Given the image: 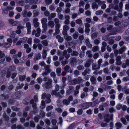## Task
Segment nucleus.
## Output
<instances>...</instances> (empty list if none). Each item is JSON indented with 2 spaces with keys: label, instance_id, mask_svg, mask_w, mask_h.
<instances>
[{
  "label": "nucleus",
  "instance_id": "obj_1",
  "mask_svg": "<svg viewBox=\"0 0 129 129\" xmlns=\"http://www.w3.org/2000/svg\"><path fill=\"white\" fill-rule=\"evenodd\" d=\"M51 67L50 65H46L44 67V69L45 70L44 72L42 73V75L43 76H47L49 73H50L52 70L50 67Z\"/></svg>",
  "mask_w": 129,
  "mask_h": 129
},
{
  "label": "nucleus",
  "instance_id": "obj_2",
  "mask_svg": "<svg viewBox=\"0 0 129 129\" xmlns=\"http://www.w3.org/2000/svg\"><path fill=\"white\" fill-rule=\"evenodd\" d=\"M9 24L12 26H16L20 24L19 22L17 21H14L13 19H10L8 20Z\"/></svg>",
  "mask_w": 129,
  "mask_h": 129
},
{
  "label": "nucleus",
  "instance_id": "obj_3",
  "mask_svg": "<svg viewBox=\"0 0 129 129\" xmlns=\"http://www.w3.org/2000/svg\"><path fill=\"white\" fill-rule=\"evenodd\" d=\"M37 33L36 34V31L35 30H34L32 32V34L33 35H35L36 37H39L40 35L41 30L39 28H38L37 29Z\"/></svg>",
  "mask_w": 129,
  "mask_h": 129
},
{
  "label": "nucleus",
  "instance_id": "obj_4",
  "mask_svg": "<svg viewBox=\"0 0 129 129\" xmlns=\"http://www.w3.org/2000/svg\"><path fill=\"white\" fill-rule=\"evenodd\" d=\"M94 60L91 59H87L86 61V62L84 64V67L85 68H87L90 67V64L92 63L93 62Z\"/></svg>",
  "mask_w": 129,
  "mask_h": 129
},
{
  "label": "nucleus",
  "instance_id": "obj_5",
  "mask_svg": "<svg viewBox=\"0 0 129 129\" xmlns=\"http://www.w3.org/2000/svg\"><path fill=\"white\" fill-rule=\"evenodd\" d=\"M74 89V87L72 86H70L69 87V89L66 92V94L67 95H68L72 93Z\"/></svg>",
  "mask_w": 129,
  "mask_h": 129
},
{
  "label": "nucleus",
  "instance_id": "obj_6",
  "mask_svg": "<svg viewBox=\"0 0 129 129\" xmlns=\"http://www.w3.org/2000/svg\"><path fill=\"white\" fill-rule=\"evenodd\" d=\"M121 56L119 55L117 56L116 58V66L120 65L121 64L122 62L121 60Z\"/></svg>",
  "mask_w": 129,
  "mask_h": 129
},
{
  "label": "nucleus",
  "instance_id": "obj_7",
  "mask_svg": "<svg viewBox=\"0 0 129 129\" xmlns=\"http://www.w3.org/2000/svg\"><path fill=\"white\" fill-rule=\"evenodd\" d=\"M100 67L98 64H97L96 63H93L92 64V69L93 70L96 71L100 69Z\"/></svg>",
  "mask_w": 129,
  "mask_h": 129
},
{
  "label": "nucleus",
  "instance_id": "obj_8",
  "mask_svg": "<svg viewBox=\"0 0 129 129\" xmlns=\"http://www.w3.org/2000/svg\"><path fill=\"white\" fill-rule=\"evenodd\" d=\"M24 27L21 25H18L17 27V30L16 31V32L18 34H20L21 33V30L23 29Z\"/></svg>",
  "mask_w": 129,
  "mask_h": 129
},
{
  "label": "nucleus",
  "instance_id": "obj_9",
  "mask_svg": "<svg viewBox=\"0 0 129 129\" xmlns=\"http://www.w3.org/2000/svg\"><path fill=\"white\" fill-rule=\"evenodd\" d=\"M38 19L37 18H35L33 20L34 25L35 27H38L39 25V23L38 22Z\"/></svg>",
  "mask_w": 129,
  "mask_h": 129
},
{
  "label": "nucleus",
  "instance_id": "obj_10",
  "mask_svg": "<svg viewBox=\"0 0 129 129\" xmlns=\"http://www.w3.org/2000/svg\"><path fill=\"white\" fill-rule=\"evenodd\" d=\"M70 68V67L69 66L67 65L64 67V69L65 71L71 73H72V70Z\"/></svg>",
  "mask_w": 129,
  "mask_h": 129
},
{
  "label": "nucleus",
  "instance_id": "obj_11",
  "mask_svg": "<svg viewBox=\"0 0 129 129\" xmlns=\"http://www.w3.org/2000/svg\"><path fill=\"white\" fill-rule=\"evenodd\" d=\"M90 70L89 68L86 69L83 72H82V75L84 76H85L87 74H89L90 73Z\"/></svg>",
  "mask_w": 129,
  "mask_h": 129
},
{
  "label": "nucleus",
  "instance_id": "obj_12",
  "mask_svg": "<svg viewBox=\"0 0 129 129\" xmlns=\"http://www.w3.org/2000/svg\"><path fill=\"white\" fill-rule=\"evenodd\" d=\"M23 92L21 91H18L15 93V98L16 99H19L21 95L22 94Z\"/></svg>",
  "mask_w": 129,
  "mask_h": 129
},
{
  "label": "nucleus",
  "instance_id": "obj_13",
  "mask_svg": "<svg viewBox=\"0 0 129 129\" xmlns=\"http://www.w3.org/2000/svg\"><path fill=\"white\" fill-rule=\"evenodd\" d=\"M65 19L66 20L64 21V24L66 25H68L70 23V16L69 15H66L65 17Z\"/></svg>",
  "mask_w": 129,
  "mask_h": 129
},
{
  "label": "nucleus",
  "instance_id": "obj_14",
  "mask_svg": "<svg viewBox=\"0 0 129 129\" xmlns=\"http://www.w3.org/2000/svg\"><path fill=\"white\" fill-rule=\"evenodd\" d=\"M90 80L92 84L94 85L96 84V79L95 77L93 76H91L90 78Z\"/></svg>",
  "mask_w": 129,
  "mask_h": 129
},
{
  "label": "nucleus",
  "instance_id": "obj_15",
  "mask_svg": "<svg viewBox=\"0 0 129 129\" xmlns=\"http://www.w3.org/2000/svg\"><path fill=\"white\" fill-rule=\"evenodd\" d=\"M48 25L51 28L53 27L55 25L54 22L52 20H49L48 23Z\"/></svg>",
  "mask_w": 129,
  "mask_h": 129
},
{
  "label": "nucleus",
  "instance_id": "obj_16",
  "mask_svg": "<svg viewBox=\"0 0 129 129\" xmlns=\"http://www.w3.org/2000/svg\"><path fill=\"white\" fill-rule=\"evenodd\" d=\"M127 66H129V59H126L125 61V63H123L122 65V67L123 68H126Z\"/></svg>",
  "mask_w": 129,
  "mask_h": 129
},
{
  "label": "nucleus",
  "instance_id": "obj_17",
  "mask_svg": "<svg viewBox=\"0 0 129 129\" xmlns=\"http://www.w3.org/2000/svg\"><path fill=\"white\" fill-rule=\"evenodd\" d=\"M104 121L107 123H108L110 121L109 115L108 114H106L104 116Z\"/></svg>",
  "mask_w": 129,
  "mask_h": 129
},
{
  "label": "nucleus",
  "instance_id": "obj_18",
  "mask_svg": "<svg viewBox=\"0 0 129 129\" xmlns=\"http://www.w3.org/2000/svg\"><path fill=\"white\" fill-rule=\"evenodd\" d=\"M11 44L8 43H5L2 44V47H3L8 48L11 46Z\"/></svg>",
  "mask_w": 129,
  "mask_h": 129
},
{
  "label": "nucleus",
  "instance_id": "obj_19",
  "mask_svg": "<svg viewBox=\"0 0 129 129\" xmlns=\"http://www.w3.org/2000/svg\"><path fill=\"white\" fill-rule=\"evenodd\" d=\"M85 42L86 46L88 48H91L92 47V45L90 43L89 40L88 39H86Z\"/></svg>",
  "mask_w": 129,
  "mask_h": 129
},
{
  "label": "nucleus",
  "instance_id": "obj_20",
  "mask_svg": "<svg viewBox=\"0 0 129 129\" xmlns=\"http://www.w3.org/2000/svg\"><path fill=\"white\" fill-rule=\"evenodd\" d=\"M56 14L55 13H52L48 17V19L49 20H51L53 18H54L56 16Z\"/></svg>",
  "mask_w": 129,
  "mask_h": 129
},
{
  "label": "nucleus",
  "instance_id": "obj_21",
  "mask_svg": "<svg viewBox=\"0 0 129 129\" xmlns=\"http://www.w3.org/2000/svg\"><path fill=\"white\" fill-rule=\"evenodd\" d=\"M126 49V48L124 46H123L119 50V54H122L124 51Z\"/></svg>",
  "mask_w": 129,
  "mask_h": 129
},
{
  "label": "nucleus",
  "instance_id": "obj_22",
  "mask_svg": "<svg viewBox=\"0 0 129 129\" xmlns=\"http://www.w3.org/2000/svg\"><path fill=\"white\" fill-rule=\"evenodd\" d=\"M70 83V84L72 85H75L78 83L77 79H74L72 80L69 82Z\"/></svg>",
  "mask_w": 129,
  "mask_h": 129
},
{
  "label": "nucleus",
  "instance_id": "obj_23",
  "mask_svg": "<svg viewBox=\"0 0 129 129\" xmlns=\"http://www.w3.org/2000/svg\"><path fill=\"white\" fill-rule=\"evenodd\" d=\"M47 51L46 50L43 49L42 52V56L43 59H45L46 58L47 55Z\"/></svg>",
  "mask_w": 129,
  "mask_h": 129
},
{
  "label": "nucleus",
  "instance_id": "obj_24",
  "mask_svg": "<svg viewBox=\"0 0 129 129\" xmlns=\"http://www.w3.org/2000/svg\"><path fill=\"white\" fill-rule=\"evenodd\" d=\"M41 55L40 53H38L36 54L35 56V57L34 58V60L35 61L40 59L41 58Z\"/></svg>",
  "mask_w": 129,
  "mask_h": 129
},
{
  "label": "nucleus",
  "instance_id": "obj_25",
  "mask_svg": "<svg viewBox=\"0 0 129 129\" xmlns=\"http://www.w3.org/2000/svg\"><path fill=\"white\" fill-rule=\"evenodd\" d=\"M50 94L47 93H46L45 92L43 93L41 95V99H42L44 100L45 98L47 97L49 95H50Z\"/></svg>",
  "mask_w": 129,
  "mask_h": 129
},
{
  "label": "nucleus",
  "instance_id": "obj_26",
  "mask_svg": "<svg viewBox=\"0 0 129 129\" xmlns=\"http://www.w3.org/2000/svg\"><path fill=\"white\" fill-rule=\"evenodd\" d=\"M77 62L76 59L74 57L71 58V60L70 61V63L72 66L74 65V63H76Z\"/></svg>",
  "mask_w": 129,
  "mask_h": 129
},
{
  "label": "nucleus",
  "instance_id": "obj_27",
  "mask_svg": "<svg viewBox=\"0 0 129 129\" xmlns=\"http://www.w3.org/2000/svg\"><path fill=\"white\" fill-rule=\"evenodd\" d=\"M56 38L58 39V41L59 42L62 43L63 42V38L61 37L59 35L57 36L56 37Z\"/></svg>",
  "mask_w": 129,
  "mask_h": 129
},
{
  "label": "nucleus",
  "instance_id": "obj_28",
  "mask_svg": "<svg viewBox=\"0 0 129 129\" xmlns=\"http://www.w3.org/2000/svg\"><path fill=\"white\" fill-rule=\"evenodd\" d=\"M91 7L93 9H97L98 7V6L96 3L93 2L92 4Z\"/></svg>",
  "mask_w": 129,
  "mask_h": 129
},
{
  "label": "nucleus",
  "instance_id": "obj_29",
  "mask_svg": "<svg viewBox=\"0 0 129 129\" xmlns=\"http://www.w3.org/2000/svg\"><path fill=\"white\" fill-rule=\"evenodd\" d=\"M43 87L45 89H47L50 88L51 86L47 84L46 83H45L43 85Z\"/></svg>",
  "mask_w": 129,
  "mask_h": 129
},
{
  "label": "nucleus",
  "instance_id": "obj_30",
  "mask_svg": "<svg viewBox=\"0 0 129 129\" xmlns=\"http://www.w3.org/2000/svg\"><path fill=\"white\" fill-rule=\"evenodd\" d=\"M51 96L50 94L46 98L45 100L46 102L47 103H49L51 102V99L50 98L51 97Z\"/></svg>",
  "mask_w": 129,
  "mask_h": 129
},
{
  "label": "nucleus",
  "instance_id": "obj_31",
  "mask_svg": "<svg viewBox=\"0 0 129 129\" xmlns=\"http://www.w3.org/2000/svg\"><path fill=\"white\" fill-rule=\"evenodd\" d=\"M94 2H95L96 3H97L98 5H101L105 3L104 1H102L101 0H94Z\"/></svg>",
  "mask_w": 129,
  "mask_h": 129
},
{
  "label": "nucleus",
  "instance_id": "obj_32",
  "mask_svg": "<svg viewBox=\"0 0 129 129\" xmlns=\"http://www.w3.org/2000/svg\"><path fill=\"white\" fill-rule=\"evenodd\" d=\"M48 42L46 40H45L42 41L41 42V43L43 46H47L48 45Z\"/></svg>",
  "mask_w": 129,
  "mask_h": 129
},
{
  "label": "nucleus",
  "instance_id": "obj_33",
  "mask_svg": "<svg viewBox=\"0 0 129 129\" xmlns=\"http://www.w3.org/2000/svg\"><path fill=\"white\" fill-rule=\"evenodd\" d=\"M79 54V53L75 50H74L73 51L72 53L71 54V55L72 56H77Z\"/></svg>",
  "mask_w": 129,
  "mask_h": 129
},
{
  "label": "nucleus",
  "instance_id": "obj_34",
  "mask_svg": "<svg viewBox=\"0 0 129 129\" xmlns=\"http://www.w3.org/2000/svg\"><path fill=\"white\" fill-rule=\"evenodd\" d=\"M62 102L63 104L66 105H69L70 103V101L66 99H63Z\"/></svg>",
  "mask_w": 129,
  "mask_h": 129
},
{
  "label": "nucleus",
  "instance_id": "obj_35",
  "mask_svg": "<svg viewBox=\"0 0 129 129\" xmlns=\"http://www.w3.org/2000/svg\"><path fill=\"white\" fill-rule=\"evenodd\" d=\"M38 2V0H29V4L30 5L35 4Z\"/></svg>",
  "mask_w": 129,
  "mask_h": 129
},
{
  "label": "nucleus",
  "instance_id": "obj_36",
  "mask_svg": "<svg viewBox=\"0 0 129 129\" xmlns=\"http://www.w3.org/2000/svg\"><path fill=\"white\" fill-rule=\"evenodd\" d=\"M99 47L98 46H95L93 47L92 49V51L93 52H95L99 50Z\"/></svg>",
  "mask_w": 129,
  "mask_h": 129
},
{
  "label": "nucleus",
  "instance_id": "obj_37",
  "mask_svg": "<svg viewBox=\"0 0 129 129\" xmlns=\"http://www.w3.org/2000/svg\"><path fill=\"white\" fill-rule=\"evenodd\" d=\"M47 21V19L45 18H43L41 20V23L42 24H46Z\"/></svg>",
  "mask_w": 129,
  "mask_h": 129
},
{
  "label": "nucleus",
  "instance_id": "obj_38",
  "mask_svg": "<svg viewBox=\"0 0 129 129\" xmlns=\"http://www.w3.org/2000/svg\"><path fill=\"white\" fill-rule=\"evenodd\" d=\"M92 103V104H93V105L92 106H94L95 105V102H93L92 103H85L83 104V105L85 106L86 108H87L89 107V105L90 104H91Z\"/></svg>",
  "mask_w": 129,
  "mask_h": 129
},
{
  "label": "nucleus",
  "instance_id": "obj_39",
  "mask_svg": "<svg viewBox=\"0 0 129 129\" xmlns=\"http://www.w3.org/2000/svg\"><path fill=\"white\" fill-rule=\"evenodd\" d=\"M86 55L88 56L90 58L92 57L93 55L91 54V51L89 50L86 52Z\"/></svg>",
  "mask_w": 129,
  "mask_h": 129
},
{
  "label": "nucleus",
  "instance_id": "obj_40",
  "mask_svg": "<svg viewBox=\"0 0 129 129\" xmlns=\"http://www.w3.org/2000/svg\"><path fill=\"white\" fill-rule=\"evenodd\" d=\"M61 71V69L60 67H59L56 69V72L58 76H59L60 75Z\"/></svg>",
  "mask_w": 129,
  "mask_h": 129
},
{
  "label": "nucleus",
  "instance_id": "obj_41",
  "mask_svg": "<svg viewBox=\"0 0 129 129\" xmlns=\"http://www.w3.org/2000/svg\"><path fill=\"white\" fill-rule=\"evenodd\" d=\"M45 103L44 101L42 100L41 102V106L40 107L41 108L44 109L45 107Z\"/></svg>",
  "mask_w": 129,
  "mask_h": 129
},
{
  "label": "nucleus",
  "instance_id": "obj_42",
  "mask_svg": "<svg viewBox=\"0 0 129 129\" xmlns=\"http://www.w3.org/2000/svg\"><path fill=\"white\" fill-rule=\"evenodd\" d=\"M116 127L117 128H120L122 127V125L121 123L119 122H117L115 124Z\"/></svg>",
  "mask_w": 129,
  "mask_h": 129
},
{
  "label": "nucleus",
  "instance_id": "obj_43",
  "mask_svg": "<svg viewBox=\"0 0 129 129\" xmlns=\"http://www.w3.org/2000/svg\"><path fill=\"white\" fill-rule=\"evenodd\" d=\"M64 38L68 41H70L72 39V37L71 36H64Z\"/></svg>",
  "mask_w": 129,
  "mask_h": 129
},
{
  "label": "nucleus",
  "instance_id": "obj_44",
  "mask_svg": "<svg viewBox=\"0 0 129 129\" xmlns=\"http://www.w3.org/2000/svg\"><path fill=\"white\" fill-rule=\"evenodd\" d=\"M68 60L67 59H65L64 61H62L61 62V65L62 66H64L66 64L68 63Z\"/></svg>",
  "mask_w": 129,
  "mask_h": 129
},
{
  "label": "nucleus",
  "instance_id": "obj_45",
  "mask_svg": "<svg viewBox=\"0 0 129 129\" xmlns=\"http://www.w3.org/2000/svg\"><path fill=\"white\" fill-rule=\"evenodd\" d=\"M26 77L25 75H20L19 77V79L21 81H23L25 79Z\"/></svg>",
  "mask_w": 129,
  "mask_h": 129
},
{
  "label": "nucleus",
  "instance_id": "obj_46",
  "mask_svg": "<svg viewBox=\"0 0 129 129\" xmlns=\"http://www.w3.org/2000/svg\"><path fill=\"white\" fill-rule=\"evenodd\" d=\"M33 13L35 16H36L39 15L40 14L39 12L37 10H36L33 11Z\"/></svg>",
  "mask_w": 129,
  "mask_h": 129
},
{
  "label": "nucleus",
  "instance_id": "obj_47",
  "mask_svg": "<svg viewBox=\"0 0 129 129\" xmlns=\"http://www.w3.org/2000/svg\"><path fill=\"white\" fill-rule=\"evenodd\" d=\"M11 108L12 110L15 111H18L20 109L19 108L14 106H12L11 107Z\"/></svg>",
  "mask_w": 129,
  "mask_h": 129
},
{
  "label": "nucleus",
  "instance_id": "obj_48",
  "mask_svg": "<svg viewBox=\"0 0 129 129\" xmlns=\"http://www.w3.org/2000/svg\"><path fill=\"white\" fill-rule=\"evenodd\" d=\"M44 121L45 123L48 126H49L51 124V122L50 120L48 119H45Z\"/></svg>",
  "mask_w": 129,
  "mask_h": 129
},
{
  "label": "nucleus",
  "instance_id": "obj_49",
  "mask_svg": "<svg viewBox=\"0 0 129 129\" xmlns=\"http://www.w3.org/2000/svg\"><path fill=\"white\" fill-rule=\"evenodd\" d=\"M125 118L122 117L120 118V120L124 124L127 125V122Z\"/></svg>",
  "mask_w": 129,
  "mask_h": 129
},
{
  "label": "nucleus",
  "instance_id": "obj_50",
  "mask_svg": "<svg viewBox=\"0 0 129 129\" xmlns=\"http://www.w3.org/2000/svg\"><path fill=\"white\" fill-rule=\"evenodd\" d=\"M78 32H76L73 35L72 37L73 39H77L78 37Z\"/></svg>",
  "mask_w": 129,
  "mask_h": 129
},
{
  "label": "nucleus",
  "instance_id": "obj_51",
  "mask_svg": "<svg viewBox=\"0 0 129 129\" xmlns=\"http://www.w3.org/2000/svg\"><path fill=\"white\" fill-rule=\"evenodd\" d=\"M42 26L44 31H46L47 29V24H42Z\"/></svg>",
  "mask_w": 129,
  "mask_h": 129
},
{
  "label": "nucleus",
  "instance_id": "obj_52",
  "mask_svg": "<svg viewBox=\"0 0 129 129\" xmlns=\"http://www.w3.org/2000/svg\"><path fill=\"white\" fill-rule=\"evenodd\" d=\"M1 96H2L4 98V99L5 100L8 99L9 98V96L8 95H5L4 94H1Z\"/></svg>",
  "mask_w": 129,
  "mask_h": 129
},
{
  "label": "nucleus",
  "instance_id": "obj_53",
  "mask_svg": "<svg viewBox=\"0 0 129 129\" xmlns=\"http://www.w3.org/2000/svg\"><path fill=\"white\" fill-rule=\"evenodd\" d=\"M30 126L32 127H35V124L33 121L31 120L30 121Z\"/></svg>",
  "mask_w": 129,
  "mask_h": 129
},
{
  "label": "nucleus",
  "instance_id": "obj_54",
  "mask_svg": "<svg viewBox=\"0 0 129 129\" xmlns=\"http://www.w3.org/2000/svg\"><path fill=\"white\" fill-rule=\"evenodd\" d=\"M27 12L26 10L23 11L22 12V16L23 17H26L27 16Z\"/></svg>",
  "mask_w": 129,
  "mask_h": 129
},
{
  "label": "nucleus",
  "instance_id": "obj_55",
  "mask_svg": "<svg viewBox=\"0 0 129 129\" xmlns=\"http://www.w3.org/2000/svg\"><path fill=\"white\" fill-rule=\"evenodd\" d=\"M82 21L81 19H78L76 21V23L79 25H81L82 24Z\"/></svg>",
  "mask_w": 129,
  "mask_h": 129
},
{
  "label": "nucleus",
  "instance_id": "obj_56",
  "mask_svg": "<svg viewBox=\"0 0 129 129\" xmlns=\"http://www.w3.org/2000/svg\"><path fill=\"white\" fill-rule=\"evenodd\" d=\"M103 13V11L102 10H100L96 11L95 14L96 15H99L102 14Z\"/></svg>",
  "mask_w": 129,
  "mask_h": 129
},
{
  "label": "nucleus",
  "instance_id": "obj_57",
  "mask_svg": "<svg viewBox=\"0 0 129 129\" xmlns=\"http://www.w3.org/2000/svg\"><path fill=\"white\" fill-rule=\"evenodd\" d=\"M27 37H24L23 38L20 39V40H21L22 43H25L27 40Z\"/></svg>",
  "mask_w": 129,
  "mask_h": 129
},
{
  "label": "nucleus",
  "instance_id": "obj_58",
  "mask_svg": "<svg viewBox=\"0 0 129 129\" xmlns=\"http://www.w3.org/2000/svg\"><path fill=\"white\" fill-rule=\"evenodd\" d=\"M87 93H85L84 92H82L80 96L81 98L83 99L85 98V96H87Z\"/></svg>",
  "mask_w": 129,
  "mask_h": 129
},
{
  "label": "nucleus",
  "instance_id": "obj_59",
  "mask_svg": "<svg viewBox=\"0 0 129 129\" xmlns=\"http://www.w3.org/2000/svg\"><path fill=\"white\" fill-rule=\"evenodd\" d=\"M77 79L78 83H82L84 81V80L81 77H78Z\"/></svg>",
  "mask_w": 129,
  "mask_h": 129
},
{
  "label": "nucleus",
  "instance_id": "obj_60",
  "mask_svg": "<svg viewBox=\"0 0 129 129\" xmlns=\"http://www.w3.org/2000/svg\"><path fill=\"white\" fill-rule=\"evenodd\" d=\"M60 32L59 29L55 28V33L53 34V36H55V35H57L59 34Z\"/></svg>",
  "mask_w": 129,
  "mask_h": 129
},
{
  "label": "nucleus",
  "instance_id": "obj_61",
  "mask_svg": "<svg viewBox=\"0 0 129 129\" xmlns=\"http://www.w3.org/2000/svg\"><path fill=\"white\" fill-rule=\"evenodd\" d=\"M53 108V106H48L46 108V111H48L52 109Z\"/></svg>",
  "mask_w": 129,
  "mask_h": 129
},
{
  "label": "nucleus",
  "instance_id": "obj_62",
  "mask_svg": "<svg viewBox=\"0 0 129 129\" xmlns=\"http://www.w3.org/2000/svg\"><path fill=\"white\" fill-rule=\"evenodd\" d=\"M97 36V34L96 33H94L92 34L91 37L92 39H94L96 38Z\"/></svg>",
  "mask_w": 129,
  "mask_h": 129
},
{
  "label": "nucleus",
  "instance_id": "obj_63",
  "mask_svg": "<svg viewBox=\"0 0 129 129\" xmlns=\"http://www.w3.org/2000/svg\"><path fill=\"white\" fill-rule=\"evenodd\" d=\"M78 30L80 34H82L84 33V31L83 28L81 27H79L78 29Z\"/></svg>",
  "mask_w": 129,
  "mask_h": 129
},
{
  "label": "nucleus",
  "instance_id": "obj_64",
  "mask_svg": "<svg viewBox=\"0 0 129 129\" xmlns=\"http://www.w3.org/2000/svg\"><path fill=\"white\" fill-rule=\"evenodd\" d=\"M122 80L124 82H126L129 80V77L126 76L122 78Z\"/></svg>",
  "mask_w": 129,
  "mask_h": 129
}]
</instances>
